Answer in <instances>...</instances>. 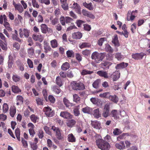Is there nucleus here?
<instances>
[{
  "label": "nucleus",
  "mask_w": 150,
  "mask_h": 150,
  "mask_svg": "<svg viewBox=\"0 0 150 150\" xmlns=\"http://www.w3.org/2000/svg\"><path fill=\"white\" fill-rule=\"evenodd\" d=\"M109 99L110 100L115 103H117L119 100L118 96L115 95H110Z\"/></svg>",
  "instance_id": "a211bd4d"
},
{
  "label": "nucleus",
  "mask_w": 150,
  "mask_h": 150,
  "mask_svg": "<svg viewBox=\"0 0 150 150\" xmlns=\"http://www.w3.org/2000/svg\"><path fill=\"white\" fill-rule=\"evenodd\" d=\"M13 81L15 82H18L20 80V77L17 74L13 75L12 76Z\"/></svg>",
  "instance_id": "3c124183"
},
{
  "label": "nucleus",
  "mask_w": 150,
  "mask_h": 150,
  "mask_svg": "<svg viewBox=\"0 0 150 150\" xmlns=\"http://www.w3.org/2000/svg\"><path fill=\"white\" fill-rule=\"evenodd\" d=\"M91 125L92 127L96 129H100L101 128L100 124L97 121H91Z\"/></svg>",
  "instance_id": "9b49d317"
},
{
  "label": "nucleus",
  "mask_w": 150,
  "mask_h": 150,
  "mask_svg": "<svg viewBox=\"0 0 150 150\" xmlns=\"http://www.w3.org/2000/svg\"><path fill=\"white\" fill-rule=\"evenodd\" d=\"M105 38H102L99 39L98 40V45L100 46H101L102 45V44L105 41Z\"/></svg>",
  "instance_id": "338daca9"
},
{
  "label": "nucleus",
  "mask_w": 150,
  "mask_h": 150,
  "mask_svg": "<svg viewBox=\"0 0 150 150\" xmlns=\"http://www.w3.org/2000/svg\"><path fill=\"white\" fill-rule=\"evenodd\" d=\"M82 13L85 16L93 19L95 18L94 16L92 14L88 11L86 10H82Z\"/></svg>",
  "instance_id": "2eb2a0df"
},
{
  "label": "nucleus",
  "mask_w": 150,
  "mask_h": 150,
  "mask_svg": "<svg viewBox=\"0 0 150 150\" xmlns=\"http://www.w3.org/2000/svg\"><path fill=\"white\" fill-rule=\"evenodd\" d=\"M38 135L40 139H42L44 137V132L42 129H40L38 131Z\"/></svg>",
  "instance_id": "0e129e2a"
},
{
  "label": "nucleus",
  "mask_w": 150,
  "mask_h": 150,
  "mask_svg": "<svg viewBox=\"0 0 150 150\" xmlns=\"http://www.w3.org/2000/svg\"><path fill=\"white\" fill-rule=\"evenodd\" d=\"M62 4V7L64 9H68V6L67 3V0H60Z\"/></svg>",
  "instance_id": "4c0bfd02"
},
{
  "label": "nucleus",
  "mask_w": 150,
  "mask_h": 150,
  "mask_svg": "<svg viewBox=\"0 0 150 150\" xmlns=\"http://www.w3.org/2000/svg\"><path fill=\"white\" fill-rule=\"evenodd\" d=\"M146 54L143 52L140 53H136L133 54L132 55V57L133 59L135 60H140L143 58L144 56L146 55Z\"/></svg>",
  "instance_id": "6e6552de"
},
{
  "label": "nucleus",
  "mask_w": 150,
  "mask_h": 150,
  "mask_svg": "<svg viewBox=\"0 0 150 150\" xmlns=\"http://www.w3.org/2000/svg\"><path fill=\"white\" fill-rule=\"evenodd\" d=\"M28 53L29 56H33L34 54V49L32 47H30L28 49Z\"/></svg>",
  "instance_id": "09e8293b"
},
{
  "label": "nucleus",
  "mask_w": 150,
  "mask_h": 150,
  "mask_svg": "<svg viewBox=\"0 0 150 150\" xmlns=\"http://www.w3.org/2000/svg\"><path fill=\"white\" fill-rule=\"evenodd\" d=\"M106 56L105 52L99 53L95 51L93 52L91 54V57L92 59L96 63H99L102 61Z\"/></svg>",
  "instance_id": "f03ea898"
},
{
  "label": "nucleus",
  "mask_w": 150,
  "mask_h": 150,
  "mask_svg": "<svg viewBox=\"0 0 150 150\" xmlns=\"http://www.w3.org/2000/svg\"><path fill=\"white\" fill-rule=\"evenodd\" d=\"M105 49V51L108 52L112 53L113 51V49L109 44L106 45Z\"/></svg>",
  "instance_id": "49530a36"
},
{
  "label": "nucleus",
  "mask_w": 150,
  "mask_h": 150,
  "mask_svg": "<svg viewBox=\"0 0 150 150\" xmlns=\"http://www.w3.org/2000/svg\"><path fill=\"white\" fill-rule=\"evenodd\" d=\"M116 148L120 150H123L126 149V146L124 141H121L119 143H116L115 144Z\"/></svg>",
  "instance_id": "f8f14e48"
},
{
  "label": "nucleus",
  "mask_w": 150,
  "mask_h": 150,
  "mask_svg": "<svg viewBox=\"0 0 150 150\" xmlns=\"http://www.w3.org/2000/svg\"><path fill=\"white\" fill-rule=\"evenodd\" d=\"M48 99L50 102L52 103H54L55 101V99L52 95H49L48 96Z\"/></svg>",
  "instance_id": "e2e57ef3"
},
{
  "label": "nucleus",
  "mask_w": 150,
  "mask_h": 150,
  "mask_svg": "<svg viewBox=\"0 0 150 150\" xmlns=\"http://www.w3.org/2000/svg\"><path fill=\"white\" fill-rule=\"evenodd\" d=\"M82 36V33L80 32H75L72 34V38L74 39H79Z\"/></svg>",
  "instance_id": "ddd939ff"
},
{
  "label": "nucleus",
  "mask_w": 150,
  "mask_h": 150,
  "mask_svg": "<svg viewBox=\"0 0 150 150\" xmlns=\"http://www.w3.org/2000/svg\"><path fill=\"white\" fill-rule=\"evenodd\" d=\"M53 91L57 94H59L61 91V90L59 88L56 86L53 88Z\"/></svg>",
  "instance_id": "6e6d98bb"
},
{
  "label": "nucleus",
  "mask_w": 150,
  "mask_h": 150,
  "mask_svg": "<svg viewBox=\"0 0 150 150\" xmlns=\"http://www.w3.org/2000/svg\"><path fill=\"white\" fill-rule=\"evenodd\" d=\"M112 64V63L111 62L107 61H104L100 64V66L104 69H108Z\"/></svg>",
  "instance_id": "0eeeda50"
},
{
  "label": "nucleus",
  "mask_w": 150,
  "mask_h": 150,
  "mask_svg": "<svg viewBox=\"0 0 150 150\" xmlns=\"http://www.w3.org/2000/svg\"><path fill=\"white\" fill-rule=\"evenodd\" d=\"M71 7L76 9H80L81 8L79 4L75 2H73L72 4H71Z\"/></svg>",
  "instance_id": "79ce46f5"
},
{
  "label": "nucleus",
  "mask_w": 150,
  "mask_h": 150,
  "mask_svg": "<svg viewBox=\"0 0 150 150\" xmlns=\"http://www.w3.org/2000/svg\"><path fill=\"white\" fill-rule=\"evenodd\" d=\"M60 116L64 118L69 120L71 119L73 115L67 111H62L60 112Z\"/></svg>",
  "instance_id": "1a4fd4ad"
},
{
  "label": "nucleus",
  "mask_w": 150,
  "mask_h": 150,
  "mask_svg": "<svg viewBox=\"0 0 150 150\" xmlns=\"http://www.w3.org/2000/svg\"><path fill=\"white\" fill-rule=\"evenodd\" d=\"M11 88L13 92L14 93H19L21 92V90L18 86H12L11 87Z\"/></svg>",
  "instance_id": "473e14b6"
},
{
  "label": "nucleus",
  "mask_w": 150,
  "mask_h": 150,
  "mask_svg": "<svg viewBox=\"0 0 150 150\" xmlns=\"http://www.w3.org/2000/svg\"><path fill=\"white\" fill-rule=\"evenodd\" d=\"M18 35H15L14 34H12V38L13 40H16L19 42H21L22 41V40L20 39L18 37Z\"/></svg>",
  "instance_id": "603ef678"
},
{
  "label": "nucleus",
  "mask_w": 150,
  "mask_h": 150,
  "mask_svg": "<svg viewBox=\"0 0 150 150\" xmlns=\"http://www.w3.org/2000/svg\"><path fill=\"white\" fill-rule=\"evenodd\" d=\"M93 115L94 117L98 118L101 117V114H100V111L99 109H95L93 111Z\"/></svg>",
  "instance_id": "f704fd0d"
},
{
  "label": "nucleus",
  "mask_w": 150,
  "mask_h": 150,
  "mask_svg": "<svg viewBox=\"0 0 150 150\" xmlns=\"http://www.w3.org/2000/svg\"><path fill=\"white\" fill-rule=\"evenodd\" d=\"M110 96V93L108 92L101 93L99 95V96L100 97L108 99H109Z\"/></svg>",
  "instance_id": "a19ab883"
},
{
  "label": "nucleus",
  "mask_w": 150,
  "mask_h": 150,
  "mask_svg": "<svg viewBox=\"0 0 150 150\" xmlns=\"http://www.w3.org/2000/svg\"><path fill=\"white\" fill-rule=\"evenodd\" d=\"M43 111L46 116L48 117H52L54 114V112L48 106L44 108Z\"/></svg>",
  "instance_id": "20e7f679"
},
{
  "label": "nucleus",
  "mask_w": 150,
  "mask_h": 150,
  "mask_svg": "<svg viewBox=\"0 0 150 150\" xmlns=\"http://www.w3.org/2000/svg\"><path fill=\"white\" fill-rule=\"evenodd\" d=\"M112 117H114V119H117L119 118L118 112L117 110H112L110 113Z\"/></svg>",
  "instance_id": "bb28decb"
},
{
  "label": "nucleus",
  "mask_w": 150,
  "mask_h": 150,
  "mask_svg": "<svg viewBox=\"0 0 150 150\" xmlns=\"http://www.w3.org/2000/svg\"><path fill=\"white\" fill-rule=\"evenodd\" d=\"M43 129L46 133L50 135H52V133L50 131V129L49 127L46 126H45L43 127Z\"/></svg>",
  "instance_id": "13d9d810"
},
{
  "label": "nucleus",
  "mask_w": 150,
  "mask_h": 150,
  "mask_svg": "<svg viewBox=\"0 0 150 150\" xmlns=\"http://www.w3.org/2000/svg\"><path fill=\"white\" fill-rule=\"evenodd\" d=\"M63 102L64 105L67 107L69 108L73 106V104L70 103L68 99L66 98L63 99Z\"/></svg>",
  "instance_id": "a878e982"
},
{
  "label": "nucleus",
  "mask_w": 150,
  "mask_h": 150,
  "mask_svg": "<svg viewBox=\"0 0 150 150\" xmlns=\"http://www.w3.org/2000/svg\"><path fill=\"white\" fill-rule=\"evenodd\" d=\"M13 4L15 7V9H23L21 4H16L14 1H13Z\"/></svg>",
  "instance_id": "8fccbe9b"
},
{
  "label": "nucleus",
  "mask_w": 150,
  "mask_h": 150,
  "mask_svg": "<svg viewBox=\"0 0 150 150\" xmlns=\"http://www.w3.org/2000/svg\"><path fill=\"white\" fill-rule=\"evenodd\" d=\"M70 85L72 89L74 91H82L85 89L84 83L79 81H72L71 82Z\"/></svg>",
  "instance_id": "7ed1b4c3"
},
{
  "label": "nucleus",
  "mask_w": 150,
  "mask_h": 150,
  "mask_svg": "<svg viewBox=\"0 0 150 150\" xmlns=\"http://www.w3.org/2000/svg\"><path fill=\"white\" fill-rule=\"evenodd\" d=\"M90 43L87 42H83L79 45V47L81 49L85 48H89L91 47Z\"/></svg>",
  "instance_id": "412c9836"
},
{
  "label": "nucleus",
  "mask_w": 150,
  "mask_h": 150,
  "mask_svg": "<svg viewBox=\"0 0 150 150\" xmlns=\"http://www.w3.org/2000/svg\"><path fill=\"white\" fill-rule=\"evenodd\" d=\"M30 118L31 121L34 123H36L37 120L39 119V117L35 114L31 115L30 116Z\"/></svg>",
  "instance_id": "4be33fe9"
},
{
  "label": "nucleus",
  "mask_w": 150,
  "mask_h": 150,
  "mask_svg": "<svg viewBox=\"0 0 150 150\" xmlns=\"http://www.w3.org/2000/svg\"><path fill=\"white\" fill-rule=\"evenodd\" d=\"M80 109V106L78 105L75 107L74 109L73 112L74 115L76 116H78L80 114V112L79 111Z\"/></svg>",
  "instance_id": "c756f323"
},
{
  "label": "nucleus",
  "mask_w": 150,
  "mask_h": 150,
  "mask_svg": "<svg viewBox=\"0 0 150 150\" xmlns=\"http://www.w3.org/2000/svg\"><path fill=\"white\" fill-rule=\"evenodd\" d=\"M27 62L30 68H33V62L29 58L28 59H27Z\"/></svg>",
  "instance_id": "bf43d9fd"
},
{
  "label": "nucleus",
  "mask_w": 150,
  "mask_h": 150,
  "mask_svg": "<svg viewBox=\"0 0 150 150\" xmlns=\"http://www.w3.org/2000/svg\"><path fill=\"white\" fill-rule=\"evenodd\" d=\"M97 74L100 76L103 77L105 78H108V73L105 71L99 70L97 72Z\"/></svg>",
  "instance_id": "dca6fc26"
},
{
  "label": "nucleus",
  "mask_w": 150,
  "mask_h": 150,
  "mask_svg": "<svg viewBox=\"0 0 150 150\" xmlns=\"http://www.w3.org/2000/svg\"><path fill=\"white\" fill-rule=\"evenodd\" d=\"M16 100L17 103L16 105H19L22 104L23 103V98L22 96L20 95H18L17 96Z\"/></svg>",
  "instance_id": "5701e85b"
},
{
  "label": "nucleus",
  "mask_w": 150,
  "mask_h": 150,
  "mask_svg": "<svg viewBox=\"0 0 150 150\" xmlns=\"http://www.w3.org/2000/svg\"><path fill=\"white\" fill-rule=\"evenodd\" d=\"M85 22L82 20H77L76 22L77 25L78 27H80L81 25L85 23Z\"/></svg>",
  "instance_id": "69168bd1"
},
{
  "label": "nucleus",
  "mask_w": 150,
  "mask_h": 150,
  "mask_svg": "<svg viewBox=\"0 0 150 150\" xmlns=\"http://www.w3.org/2000/svg\"><path fill=\"white\" fill-rule=\"evenodd\" d=\"M13 57L9 55L8 57V68L11 69L12 67L13 64Z\"/></svg>",
  "instance_id": "f3484780"
},
{
  "label": "nucleus",
  "mask_w": 150,
  "mask_h": 150,
  "mask_svg": "<svg viewBox=\"0 0 150 150\" xmlns=\"http://www.w3.org/2000/svg\"><path fill=\"white\" fill-rule=\"evenodd\" d=\"M66 54L68 58L73 57L74 56V52L72 50H68L67 51Z\"/></svg>",
  "instance_id": "c03bdc74"
},
{
  "label": "nucleus",
  "mask_w": 150,
  "mask_h": 150,
  "mask_svg": "<svg viewBox=\"0 0 150 150\" xmlns=\"http://www.w3.org/2000/svg\"><path fill=\"white\" fill-rule=\"evenodd\" d=\"M51 46L52 48H55L58 46V43L56 39L52 40L50 41Z\"/></svg>",
  "instance_id": "a18cd8bd"
},
{
  "label": "nucleus",
  "mask_w": 150,
  "mask_h": 150,
  "mask_svg": "<svg viewBox=\"0 0 150 150\" xmlns=\"http://www.w3.org/2000/svg\"><path fill=\"white\" fill-rule=\"evenodd\" d=\"M112 42L115 46L118 47L120 46L118 37L117 35H114V38L112 40Z\"/></svg>",
  "instance_id": "2f4dec72"
},
{
  "label": "nucleus",
  "mask_w": 150,
  "mask_h": 150,
  "mask_svg": "<svg viewBox=\"0 0 150 150\" xmlns=\"http://www.w3.org/2000/svg\"><path fill=\"white\" fill-rule=\"evenodd\" d=\"M67 137L68 141L69 142H76V138L71 133L68 134Z\"/></svg>",
  "instance_id": "393cba45"
},
{
  "label": "nucleus",
  "mask_w": 150,
  "mask_h": 150,
  "mask_svg": "<svg viewBox=\"0 0 150 150\" xmlns=\"http://www.w3.org/2000/svg\"><path fill=\"white\" fill-rule=\"evenodd\" d=\"M0 46L3 50H6L7 48V41L0 40Z\"/></svg>",
  "instance_id": "aec40b11"
},
{
  "label": "nucleus",
  "mask_w": 150,
  "mask_h": 150,
  "mask_svg": "<svg viewBox=\"0 0 150 150\" xmlns=\"http://www.w3.org/2000/svg\"><path fill=\"white\" fill-rule=\"evenodd\" d=\"M83 5L88 9H90V8L92 6V4L91 3L87 4L86 2L83 3Z\"/></svg>",
  "instance_id": "052dcab7"
},
{
  "label": "nucleus",
  "mask_w": 150,
  "mask_h": 150,
  "mask_svg": "<svg viewBox=\"0 0 150 150\" xmlns=\"http://www.w3.org/2000/svg\"><path fill=\"white\" fill-rule=\"evenodd\" d=\"M8 107L7 103H4L3 104V112L4 113H6L8 111Z\"/></svg>",
  "instance_id": "5fc2aeb1"
},
{
  "label": "nucleus",
  "mask_w": 150,
  "mask_h": 150,
  "mask_svg": "<svg viewBox=\"0 0 150 150\" xmlns=\"http://www.w3.org/2000/svg\"><path fill=\"white\" fill-rule=\"evenodd\" d=\"M109 114L110 105L108 104H107L104 106L102 115L104 117L106 118L109 115Z\"/></svg>",
  "instance_id": "423d86ee"
},
{
  "label": "nucleus",
  "mask_w": 150,
  "mask_h": 150,
  "mask_svg": "<svg viewBox=\"0 0 150 150\" xmlns=\"http://www.w3.org/2000/svg\"><path fill=\"white\" fill-rule=\"evenodd\" d=\"M15 133L16 134V137L17 139L19 141H20V129L19 128H17L15 131Z\"/></svg>",
  "instance_id": "de8ad7c7"
},
{
  "label": "nucleus",
  "mask_w": 150,
  "mask_h": 150,
  "mask_svg": "<svg viewBox=\"0 0 150 150\" xmlns=\"http://www.w3.org/2000/svg\"><path fill=\"white\" fill-rule=\"evenodd\" d=\"M82 112L84 113L91 114L92 111L91 108L88 107H86L82 108Z\"/></svg>",
  "instance_id": "7c9ffc66"
},
{
  "label": "nucleus",
  "mask_w": 150,
  "mask_h": 150,
  "mask_svg": "<svg viewBox=\"0 0 150 150\" xmlns=\"http://www.w3.org/2000/svg\"><path fill=\"white\" fill-rule=\"evenodd\" d=\"M90 100L94 104L100 105L101 103V101L100 99L95 98H91Z\"/></svg>",
  "instance_id": "b1692460"
},
{
  "label": "nucleus",
  "mask_w": 150,
  "mask_h": 150,
  "mask_svg": "<svg viewBox=\"0 0 150 150\" xmlns=\"http://www.w3.org/2000/svg\"><path fill=\"white\" fill-rule=\"evenodd\" d=\"M16 112V107L14 106H11L10 109V114L12 117H14Z\"/></svg>",
  "instance_id": "cd10ccee"
},
{
  "label": "nucleus",
  "mask_w": 150,
  "mask_h": 150,
  "mask_svg": "<svg viewBox=\"0 0 150 150\" xmlns=\"http://www.w3.org/2000/svg\"><path fill=\"white\" fill-rule=\"evenodd\" d=\"M36 103L38 105H42L44 104V100L42 98L38 97L36 99Z\"/></svg>",
  "instance_id": "ea45409f"
},
{
  "label": "nucleus",
  "mask_w": 150,
  "mask_h": 150,
  "mask_svg": "<svg viewBox=\"0 0 150 150\" xmlns=\"http://www.w3.org/2000/svg\"><path fill=\"white\" fill-rule=\"evenodd\" d=\"M31 147L33 150H36L38 147L37 144L35 143H31L30 144Z\"/></svg>",
  "instance_id": "774afa93"
},
{
  "label": "nucleus",
  "mask_w": 150,
  "mask_h": 150,
  "mask_svg": "<svg viewBox=\"0 0 150 150\" xmlns=\"http://www.w3.org/2000/svg\"><path fill=\"white\" fill-rule=\"evenodd\" d=\"M70 66L69 63L67 62H65L63 63L61 67L62 70L66 71L70 68Z\"/></svg>",
  "instance_id": "c9c22d12"
},
{
  "label": "nucleus",
  "mask_w": 150,
  "mask_h": 150,
  "mask_svg": "<svg viewBox=\"0 0 150 150\" xmlns=\"http://www.w3.org/2000/svg\"><path fill=\"white\" fill-rule=\"evenodd\" d=\"M100 79H97L95 80L92 84L93 86L95 88H97L99 87V85L100 83Z\"/></svg>",
  "instance_id": "e433bc0d"
},
{
  "label": "nucleus",
  "mask_w": 150,
  "mask_h": 150,
  "mask_svg": "<svg viewBox=\"0 0 150 150\" xmlns=\"http://www.w3.org/2000/svg\"><path fill=\"white\" fill-rule=\"evenodd\" d=\"M33 38L35 41L38 40L40 42H42L44 39V36L40 34H33Z\"/></svg>",
  "instance_id": "9d476101"
},
{
  "label": "nucleus",
  "mask_w": 150,
  "mask_h": 150,
  "mask_svg": "<svg viewBox=\"0 0 150 150\" xmlns=\"http://www.w3.org/2000/svg\"><path fill=\"white\" fill-rule=\"evenodd\" d=\"M137 10L132 11V13L130 14V19H131V20H133L134 19L135 17V14L134 13H137Z\"/></svg>",
  "instance_id": "680f3d73"
},
{
  "label": "nucleus",
  "mask_w": 150,
  "mask_h": 150,
  "mask_svg": "<svg viewBox=\"0 0 150 150\" xmlns=\"http://www.w3.org/2000/svg\"><path fill=\"white\" fill-rule=\"evenodd\" d=\"M30 31L26 28L19 29V36L21 38H22L24 35L26 38H28L29 35Z\"/></svg>",
  "instance_id": "39448f33"
},
{
  "label": "nucleus",
  "mask_w": 150,
  "mask_h": 150,
  "mask_svg": "<svg viewBox=\"0 0 150 150\" xmlns=\"http://www.w3.org/2000/svg\"><path fill=\"white\" fill-rule=\"evenodd\" d=\"M96 142L98 147L101 150H109L110 148L109 143L103 139H98Z\"/></svg>",
  "instance_id": "f257e3e1"
},
{
  "label": "nucleus",
  "mask_w": 150,
  "mask_h": 150,
  "mask_svg": "<svg viewBox=\"0 0 150 150\" xmlns=\"http://www.w3.org/2000/svg\"><path fill=\"white\" fill-rule=\"evenodd\" d=\"M55 81L56 83L59 86L61 87L63 85L62 79L59 76L56 77Z\"/></svg>",
  "instance_id": "58836bf2"
},
{
  "label": "nucleus",
  "mask_w": 150,
  "mask_h": 150,
  "mask_svg": "<svg viewBox=\"0 0 150 150\" xmlns=\"http://www.w3.org/2000/svg\"><path fill=\"white\" fill-rule=\"evenodd\" d=\"M115 57L118 60H120L123 58V56L122 55L121 53H117L115 54Z\"/></svg>",
  "instance_id": "864d4df0"
},
{
  "label": "nucleus",
  "mask_w": 150,
  "mask_h": 150,
  "mask_svg": "<svg viewBox=\"0 0 150 150\" xmlns=\"http://www.w3.org/2000/svg\"><path fill=\"white\" fill-rule=\"evenodd\" d=\"M128 65V63H125L123 62L117 64L115 66V68L116 69H123L127 67Z\"/></svg>",
  "instance_id": "4468645a"
},
{
  "label": "nucleus",
  "mask_w": 150,
  "mask_h": 150,
  "mask_svg": "<svg viewBox=\"0 0 150 150\" xmlns=\"http://www.w3.org/2000/svg\"><path fill=\"white\" fill-rule=\"evenodd\" d=\"M93 71H90L85 69H83L81 72V75L84 76L86 75H90L93 73Z\"/></svg>",
  "instance_id": "c85d7f7f"
},
{
  "label": "nucleus",
  "mask_w": 150,
  "mask_h": 150,
  "mask_svg": "<svg viewBox=\"0 0 150 150\" xmlns=\"http://www.w3.org/2000/svg\"><path fill=\"white\" fill-rule=\"evenodd\" d=\"M76 120L72 119L67 121V125L69 127H72L76 125Z\"/></svg>",
  "instance_id": "6ab92c4d"
},
{
  "label": "nucleus",
  "mask_w": 150,
  "mask_h": 150,
  "mask_svg": "<svg viewBox=\"0 0 150 150\" xmlns=\"http://www.w3.org/2000/svg\"><path fill=\"white\" fill-rule=\"evenodd\" d=\"M73 101L76 103H79L80 100V98L76 94L73 95Z\"/></svg>",
  "instance_id": "37998d69"
},
{
  "label": "nucleus",
  "mask_w": 150,
  "mask_h": 150,
  "mask_svg": "<svg viewBox=\"0 0 150 150\" xmlns=\"http://www.w3.org/2000/svg\"><path fill=\"white\" fill-rule=\"evenodd\" d=\"M83 55L86 56H88L90 54V51L89 50L86 49L82 52Z\"/></svg>",
  "instance_id": "4d7b16f0"
},
{
  "label": "nucleus",
  "mask_w": 150,
  "mask_h": 150,
  "mask_svg": "<svg viewBox=\"0 0 150 150\" xmlns=\"http://www.w3.org/2000/svg\"><path fill=\"white\" fill-rule=\"evenodd\" d=\"M41 29L42 33H46L48 31V27L46 24H42L41 25Z\"/></svg>",
  "instance_id": "72a5a7b5"
}]
</instances>
